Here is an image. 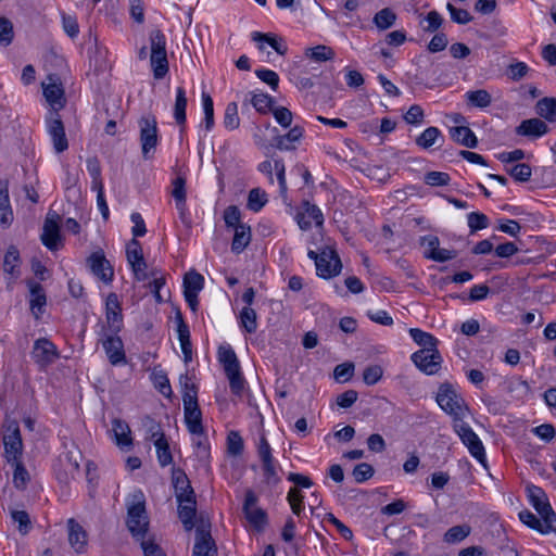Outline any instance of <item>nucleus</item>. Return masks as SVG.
Listing matches in <instances>:
<instances>
[{
    "label": "nucleus",
    "instance_id": "f257e3e1",
    "mask_svg": "<svg viewBox=\"0 0 556 556\" xmlns=\"http://www.w3.org/2000/svg\"><path fill=\"white\" fill-rule=\"evenodd\" d=\"M435 400L441 409L452 417L453 422L465 419L469 414L465 400L450 383H442L439 387Z\"/></svg>",
    "mask_w": 556,
    "mask_h": 556
},
{
    "label": "nucleus",
    "instance_id": "f03ea898",
    "mask_svg": "<svg viewBox=\"0 0 556 556\" xmlns=\"http://www.w3.org/2000/svg\"><path fill=\"white\" fill-rule=\"evenodd\" d=\"M287 500L290 504L292 513L300 519L339 521L338 518H336L321 505H309L308 510H306L301 490L291 488L288 492Z\"/></svg>",
    "mask_w": 556,
    "mask_h": 556
},
{
    "label": "nucleus",
    "instance_id": "7ed1b4c3",
    "mask_svg": "<svg viewBox=\"0 0 556 556\" xmlns=\"http://www.w3.org/2000/svg\"><path fill=\"white\" fill-rule=\"evenodd\" d=\"M80 460L81 453L76 446L65 447V451L59 455L53 465L58 480L62 483H67L71 479H74L79 473Z\"/></svg>",
    "mask_w": 556,
    "mask_h": 556
},
{
    "label": "nucleus",
    "instance_id": "20e7f679",
    "mask_svg": "<svg viewBox=\"0 0 556 556\" xmlns=\"http://www.w3.org/2000/svg\"><path fill=\"white\" fill-rule=\"evenodd\" d=\"M140 130L141 152L144 160H150L154 155L159 143V129L156 117L149 113L142 115L138 121Z\"/></svg>",
    "mask_w": 556,
    "mask_h": 556
},
{
    "label": "nucleus",
    "instance_id": "39448f33",
    "mask_svg": "<svg viewBox=\"0 0 556 556\" xmlns=\"http://www.w3.org/2000/svg\"><path fill=\"white\" fill-rule=\"evenodd\" d=\"M453 430L457 433L463 444L468 448L471 456L475 457L484 468H488L486 455L482 441L465 419H459V421L453 422Z\"/></svg>",
    "mask_w": 556,
    "mask_h": 556
},
{
    "label": "nucleus",
    "instance_id": "423d86ee",
    "mask_svg": "<svg viewBox=\"0 0 556 556\" xmlns=\"http://www.w3.org/2000/svg\"><path fill=\"white\" fill-rule=\"evenodd\" d=\"M2 441L4 445V457L9 463L20 459L23 451L18 422L7 418L3 424Z\"/></svg>",
    "mask_w": 556,
    "mask_h": 556
},
{
    "label": "nucleus",
    "instance_id": "0eeeda50",
    "mask_svg": "<svg viewBox=\"0 0 556 556\" xmlns=\"http://www.w3.org/2000/svg\"><path fill=\"white\" fill-rule=\"evenodd\" d=\"M46 130L51 139L53 150L62 153L68 149V140L61 115L56 110H49L45 118Z\"/></svg>",
    "mask_w": 556,
    "mask_h": 556
},
{
    "label": "nucleus",
    "instance_id": "6e6552de",
    "mask_svg": "<svg viewBox=\"0 0 556 556\" xmlns=\"http://www.w3.org/2000/svg\"><path fill=\"white\" fill-rule=\"evenodd\" d=\"M150 523H127L132 538L139 542L144 556H166L155 541V534L149 530Z\"/></svg>",
    "mask_w": 556,
    "mask_h": 556
},
{
    "label": "nucleus",
    "instance_id": "1a4fd4ad",
    "mask_svg": "<svg viewBox=\"0 0 556 556\" xmlns=\"http://www.w3.org/2000/svg\"><path fill=\"white\" fill-rule=\"evenodd\" d=\"M414 365L426 375H435L441 369L442 356L438 349H420L410 356Z\"/></svg>",
    "mask_w": 556,
    "mask_h": 556
},
{
    "label": "nucleus",
    "instance_id": "9d476101",
    "mask_svg": "<svg viewBox=\"0 0 556 556\" xmlns=\"http://www.w3.org/2000/svg\"><path fill=\"white\" fill-rule=\"evenodd\" d=\"M100 341L109 358V362L113 366L126 363L124 343L122 339L118 337V332H110L105 330V327H103Z\"/></svg>",
    "mask_w": 556,
    "mask_h": 556
},
{
    "label": "nucleus",
    "instance_id": "9b49d317",
    "mask_svg": "<svg viewBox=\"0 0 556 556\" xmlns=\"http://www.w3.org/2000/svg\"><path fill=\"white\" fill-rule=\"evenodd\" d=\"M185 422L191 434H203L202 413L198 405L195 393H186L184 396Z\"/></svg>",
    "mask_w": 556,
    "mask_h": 556
},
{
    "label": "nucleus",
    "instance_id": "f8f14e48",
    "mask_svg": "<svg viewBox=\"0 0 556 556\" xmlns=\"http://www.w3.org/2000/svg\"><path fill=\"white\" fill-rule=\"evenodd\" d=\"M194 531L192 556H217V547L211 534V523H199Z\"/></svg>",
    "mask_w": 556,
    "mask_h": 556
},
{
    "label": "nucleus",
    "instance_id": "ddd939ff",
    "mask_svg": "<svg viewBox=\"0 0 556 556\" xmlns=\"http://www.w3.org/2000/svg\"><path fill=\"white\" fill-rule=\"evenodd\" d=\"M31 357L40 369H45L59 358V352L50 340L40 338L34 343Z\"/></svg>",
    "mask_w": 556,
    "mask_h": 556
},
{
    "label": "nucleus",
    "instance_id": "4468645a",
    "mask_svg": "<svg viewBox=\"0 0 556 556\" xmlns=\"http://www.w3.org/2000/svg\"><path fill=\"white\" fill-rule=\"evenodd\" d=\"M87 265L91 273L105 285L113 281L114 269L106 260L102 250L96 251L87 258Z\"/></svg>",
    "mask_w": 556,
    "mask_h": 556
},
{
    "label": "nucleus",
    "instance_id": "2eb2a0df",
    "mask_svg": "<svg viewBox=\"0 0 556 556\" xmlns=\"http://www.w3.org/2000/svg\"><path fill=\"white\" fill-rule=\"evenodd\" d=\"M527 492L530 504L541 516L542 521H556V515L552 509L544 491L539 486L529 485L527 486Z\"/></svg>",
    "mask_w": 556,
    "mask_h": 556
},
{
    "label": "nucleus",
    "instance_id": "dca6fc26",
    "mask_svg": "<svg viewBox=\"0 0 556 556\" xmlns=\"http://www.w3.org/2000/svg\"><path fill=\"white\" fill-rule=\"evenodd\" d=\"M105 318L110 332H119L123 327L122 307L115 293H110L105 302Z\"/></svg>",
    "mask_w": 556,
    "mask_h": 556
},
{
    "label": "nucleus",
    "instance_id": "f3484780",
    "mask_svg": "<svg viewBox=\"0 0 556 556\" xmlns=\"http://www.w3.org/2000/svg\"><path fill=\"white\" fill-rule=\"evenodd\" d=\"M59 218L58 214H48L45 224L43 230L41 233V241L46 248L50 251H55L59 248L60 241V227H59Z\"/></svg>",
    "mask_w": 556,
    "mask_h": 556
},
{
    "label": "nucleus",
    "instance_id": "a211bd4d",
    "mask_svg": "<svg viewBox=\"0 0 556 556\" xmlns=\"http://www.w3.org/2000/svg\"><path fill=\"white\" fill-rule=\"evenodd\" d=\"M9 185L8 179H0V226L3 229L9 228L14 220Z\"/></svg>",
    "mask_w": 556,
    "mask_h": 556
},
{
    "label": "nucleus",
    "instance_id": "6ab92c4d",
    "mask_svg": "<svg viewBox=\"0 0 556 556\" xmlns=\"http://www.w3.org/2000/svg\"><path fill=\"white\" fill-rule=\"evenodd\" d=\"M296 222L302 230H307L313 223H315L316 226H321L324 216L317 205L305 202L303 211L296 214Z\"/></svg>",
    "mask_w": 556,
    "mask_h": 556
},
{
    "label": "nucleus",
    "instance_id": "aec40b11",
    "mask_svg": "<svg viewBox=\"0 0 556 556\" xmlns=\"http://www.w3.org/2000/svg\"><path fill=\"white\" fill-rule=\"evenodd\" d=\"M177 324V336L180 343L181 352L184 354L185 363L192 361V344L190 340L189 326L185 323L182 314L178 311L175 316Z\"/></svg>",
    "mask_w": 556,
    "mask_h": 556
},
{
    "label": "nucleus",
    "instance_id": "412c9836",
    "mask_svg": "<svg viewBox=\"0 0 556 556\" xmlns=\"http://www.w3.org/2000/svg\"><path fill=\"white\" fill-rule=\"evenodd\" d=\"M127 515L130 521L146 518V496L141 490L134 491L126 500Z\"/></svg>",
    "mask_w": 556,
    "mask_h": 556
},
{
    "label": "nucleus",
    "instance_id": "4be33fe9",
    "mask_svg": "<svg viewBox=\"0 0 556 556\" xmlns=\"http://www.w3.org/2000/svg\"><path fill=\"white\" fill-rule=\"evenodd\" d=\"M30 293V311L34 314L35 318L38 319L40 315L43 313V308L47 304V296L43 290V287L34 280H29L27 282Z\"/></svg>",
    "mask_w": 556,
    "mask_h": 556
},
{
    "label": "nucleus",
    "instance_id": "5701e85b",
    "mask_svg": "<svg viewBox=\"0 0 556 556\" xmlns=\"http://www.w3.org/2000/svg\"><path fill=\"white\" fill-rule=\"evenodd\" d=\"M243 511L247 521H265L266 513L258 506V498L252 490H248L243 501Z\"/></svg>",
    "mask_w": 556,
    "mask_h": 556
},
{
    "label": "nucleus",
    "instance_id": "b1692460",
    "mask_svg": "<svg viewBox=\"0 0 556 556\" xmlns=\"http://www.w3.org/2000/svg\"><path fill=\"white\" fill-rule=\"evenodd\" d=\"M548 131L546 123L540 118H529L520 123L516 132L529 138H540Z\"/></svg>",
    "mask_w": 556,
    "mask_h": 556
},
{
    "label": "nucleus",
    "instance_id": "393cba45",
    "mask_svg": "<svg viewBox=\"0 0 556 556\" xmlns=\"http://www.w3.org/2000/svg\"><path fill=\"white\" fill-rule=\"evenodd\" d=\"M251 39L257 43V48L262 51L264 50V43L269 45L280 55H285L288 51L287 46L282 43V39L271 33L253 31Z\"/></svg>",
    "mask_w": 556,
    "mask_h": 556
},
{
    "label": "nucleus",
    "instance_id": "a878e982",
    "mask_svg": "<svg viewBox=\"0 0 556 556\" xmlns=\"http://www.w3.org/2000/svg\"><path fill=\"white\" fill-rule=\"evenodd\" d=\"M303 135V127L295 125L286 135H280L275 138V147L280 151L295 150V143L301 141Z\"/></svg>",
    "mask_w": 556,
    "mask_h": 556
},
{
    "label": "nucleus",
    "instance_id": "bb28decb",
    "mask_svg": "<svg viewBox=\"0 0 556 556\" xmlns=\"http://www.w3.org/2000/svg\"><path fill=\"white\" fill-rule=\"evenodd\" d=\"M172 479L176 498L195 495L190 481L182 469L173 468Z\"/></svg>",
    "mask_w": 556,
    "mask_h": 556
},
{
    "label": "nucleus",
    "instance_id": "cd10ccee",
    "mask_svg": "<svg viewBox=\"0 0 556 556\" xmlns=\"http://www.w3.org/2000/svg\"><path fill=\"white\" fill-rule=\"evenodd\" d=\"M451 138L458 144L473 149L478 146L475 132L467 126L460 125L450 128Z\"/></svg>",
    "mask_w": 556,
    "mask_h": 556
},
{
    "label": "nucleus",
    "instance_id": "c85d7f7f",
    "mask_svg": "<svg viewBox=\"0 0 556 556\" xmlns=\"http://www.w3.org/2000/svg\"><path fill=\"white\" fill-rule=\"evenodd\" d=\"M68 542L76 553L86 551L88 534L81 523H68Z\"/></svg>",
    "mask_w": 556,
    "mask_h": 556
},
{
    "label": "nucleus",
    "instance_id": "c756f323",
    "mask_svg": "<svg viewBox=\"0 0 556 556\" xmlns=\"http://www.w3.org/2000/svg\"><path fill=\"white\" fill-rule=\"evenodd\" d=\"M383 533L392 543L404 544L409 540L413 531L406 523H388Z\"/></svg>",
    "mask_w": 556,
    "mask_h": 556
},
{
    "label": "nucleus",
    "instance_id": "7c9ffc66",
    "mask_svg": "<svg viewBox=\"0 0 556 556\" xmlns=\"http://www.w3.org/2000/svg\"><path fill=\"white\" fill-rule=\"evenodd\" d=\"M112 427L117 446L121 448H129L132 445V439L128 424L116 418L112 421Z\"/></svg>",
    "mask_w": 556,
    "mask_h": 556
},
{
    "label": "nucleus",
    "instance_id": "2f4dec72",
    "mask_svg": "<svg viewBox=\"0 0 556 556\" xmlns=\"http://www.w3.org/2000/svg\"><path fill=\"white\" fill-rule=\"evenodd\" d=\"M43 96L47 102L51 105L50 110H56L58 112L64 108L65 98L64 90L61 84H49L43 86Z\"/></svg>",
    "mask_w": 556,
    "mask_h": 556
},
{
    "label": "nucleus",
    "instance_id": "473e14b6",
    "mask_svg": "<svg viewBox=\"0 0 556 556\" xmlns=\"http://www.w3.org/2000/svg\"><path fill=\"white\" fill-rule=\"evenodd\" d=\"M307 256L315 262L316 273L320 278L329 279V276L334 273V269L330 271L324 267V262H329V258L332 257V248L325 247L320 253L309 250Z\"/></svg>",
    "mask_w": 556,
    "mask_h": 556
},
{
    "label": "nucleus",
    "instance_id": "72a5a7b5",
    "mask_svg": "<svg viewBox=\"0 0 556 556\" xmlns=\"http://www.w3.org/2000/svg\"><path fill=\"white\" fill-rule=\"evenodd\" d=\"M218 361L223 365L226 375L240 370L238 357L230 345L218 348Z\"/></svg>",
    "mask_w": 556,
    "mask_h": 556
},
{
    "label": "nucleus",
    "instance_id": "f704fd0d",
    "mask_svg": "<svg viewBox=\"0 0 556 556\" xmlns=\"http://www.w3.org/2000/svg\"><path fill=\"white\" fill-rule=\"evenodd\" d=\"M464 98L471 108L485 109L492 103V96L485 89L468 90Z\"/></svg>",
    "mask_w": 556,
    "mask_h": 556
},
{
    "label": "nucleus",
    "instance_id": "c9c22d12",
    "mask_svg": "<svg viewBox=\"0 0 556 556\" xmlns=\"http://www.w3.org/2000/svg\"><path fill=\"white\" fill-rule=\"evenodd\" d=\"M443 142L441 130L438 127L430 126L426 128L417 138L416 144L422 149H429L433 147L438 141ZM442 143L439 144L441 147Z\"/></svg>",
    "mask_w": 556,
    "mask_h": 556
},
{
    "label": "nucleus",
    "instance_id": "e433bc0d",
    "mask_svg": "<svg viewBox=\"0 0 556 556\" xmlns=\"http://www.w3.org/2000/svg\"><path fill=\"white\" fill-rule=\"evenodd\" d=\"M180 521H193L197 511L195 495L176 498Z\"/></svg>",
    "mask_w": 556,
    "mask_h": 556
},
{
    "label": "nucleus",
    "instance_id": "4c0bfd02",
    "mask_svg": "<svg viewBox=\"0 0 556 556\" xmlns=\"http://www.w3.org/2000/svg\"><path fill=\"white\" fill-rule=\"evenodd\" d=\"M251 229L247 225L237 226L235 228V236L231 242V250L235 253H241L250 243Z\"/></svg>",
    "mask_w": 556,
    "mask_h": 556
},
{
    "label": "nucleus",
    "instance_id": "58836bf2",
    "mask_svg": "<svg viewBox=\"0 0 556 556\" xmlns=\"http://www.w3.org/2000/svg\"><path fill=\"white\" fill-rule=\"evenodd\" d=\"M204 287V278L195 270L188 271L184 277V295L199 294Z\"/></svg>",
    "mask_w": 556,
    "mask_h": 556
},
{
    "label": "nucleus",
    "instance_id": "ea45409f",
    "mask_svg": "<svg viewBox=\"0 0 556 556\" xmlns=\"http://www.w3.org/2000/svg\"><path fill=\"white\" fill-rule=\"evenodd\" d=\"M150 65L153 77L157 80L163 79L169 71L167 53L150 54Z\"/></svg>",
    "mask_w": 556,
    "mask_h": 556
},
{
    "label": "nucleus",
    "instance_id": "a19ab883",
    "mask_svg": "<svg viewBox=\"0 0 556 556\" xmlns=\"http://www.w3.org/2000/svg\"><path fill=\"white\" fill-rule=\"evenodd\" d=\"M396 18L397 16L392 9L384 8L374 15L372 23L379 30H387L395 24Z\"/></svg>",
    "mask_w": 556,
    "mask_h": 556
},
{
    "label": "nucleus",
    "instance_id": "79ce46f5",
    "mask_svg": "<svg viewBox=\"0 0 556 556\" xmlns=\"http://www.w3.org/2000/svg\"><path fill=\"white\" fill-rule=\"evenodd\" d=\"M193 445L195 447V455L198 459L203 464L207 465L211 456V446L208 440L203 432V434H193Z\"/></svg>",
    "mask_w": 556,
    "mask_h": 556
},
{
    "label": "nucleus",
    "instance_id": "37998d69",
    "mask_svg": "<svg viewBox=\"0 0 556 556\" xmlns=\"http://www.w3.org/2000/svg\"><path fill=\"white\" fill-rule=\"evenodd\" d=\"M536 113L548 122H556V99L543 98L538 101Z\"/></svg>",
    "mask_w": 556,
    "mask_h": 556
},
{
    "label": "nucleus",
    "instance_id": "c03bdc74",
    "mask_svg": "<svg viewBox=\"0 0 556 556\" xmlns=\"http://www.w3.org/2000/svg\"><path fill=\"white\" fill-rule=\"evenodd\" d=\"M186 108L187 97L186 91L182 87L176 89V99L174 105V117L178 125H185L186 123Z\"/></svg>",
    "mask_w": 556,
    "mask_h": 556
},
{
    "label": "nucleus",
    "instance_id": "a18cd8bd",
    "mask_svg": "<svg viewBox=\"0 0 556 556\" xmlns=\"http://www.w3.org/2000/svg\"><path fill=\"white\" fill-rule=\"evenodd\" d=\"M268 202L267 194L261 188H253L248 195L247 206L252 212H260Z\"/></svg>",
    "mask_w": 556,
    "mask_h": 556
},
{
    "label": "nucleus",
    "instance_id": "49530a36",
    "mask_svg": "<svg viewBox=\"0 0 556 556\" xmlns=\"http://www.w3.org/2000/svg\"><path fill=\"white\" fill-rule=\"evenodd\" d=\"M409 334L412 339L422 349H437L438 340L431 333L419 328H410Z\"/></svg>",
    "mask_w": 556,
    "mask_h": 556
},
{
    "label": "nucleus",
    "instance_id": "de8ad7c7",
    "mask_svg": "<svg viewBox=\"0 0 556 556\" xmlns=\"http://www.w3.org/2000/svg\"><path fill=\"white\" fill-rule=\"evenodd\" d=\"M223 124L228 130H235L240 126L237 102H229L226 105Z\"/></svg>",
    "mask_w": 556,
    "mask_h": 556
},
{
    "label": "nucleus",
    "instance_id": "09e8293b",
    "mask_svg": "<svg viewBox=\"0 0 556 556\" xmlns=\"http://www.w3.org/2000/svg\"><path fill=\"white\" fill-rule=\"evenodd\" d=\"M86 164L87 170L92 179L91 189H100L101 187H103L100 161L98 160V157L92 156L87 159Z\"/></svg>",
    "mask_w": 556,
    "mask_h": 556
},
{
    "label": "nucleus",
    "instance_id": "8fccbe9b",
    "mask_svg": "<svg viewBox=\"0 0 556 556\" xmlns=\"http://www.w3.org/2000/svg\"><path fill=\"white\" fill-rule=\"evenodd\" d=\"M305 55L316 62H325L334 58V52L330 47L319 45L314 48H307Z\"/></svg>",
    "mask_w": 556,
    "mask_h": 556
},
{
    "label": "nucleus",
    "instance_id": "3c124183",
    "mask_svg": "<svg viewBox=\"0 0 556 556\" xmlns=\"http://www.w3.org/2000/svg\"><path fill=\"white\" fill-rule=\"evenodd\" d=\"M256 312L249 306H244L240 312V324L248 333H254L257 329Z\"/></svg>",
    "mask_w": 556,
    "mask_h": 556
},
{
    "label": "nucleus",
    "instance_id": "603ef678",
    "mask_svg": "<svg viewBox=\"0 0 556 556\" xmlns=\"http://www.w3.org/2000/svg\"><path fill=\"white\" fill-rule=\"evenodd\" d=\"M470 531V527L466 523L454 526L444 534V541L450 544L458 543L467 538Z\"/></svg>",
    "mask_w": 556,
    "mask_h": 556
},
{
    "label": "nucleus",
    "instance_id": "864d4df0",
    "mask_svg": "<svg viewBox=\"0 0 556 556\" xmlns=\"http://www.w3.org/2000/svg\"><path fill=\"white\" fill-rule=\"evenodd\" d=\"M274 99L267 93H253L251 104L261 114H266L273 110Z\"/></svg>",
    "mask_w": 556,
    "mask_h": 556
},
{
    "label": "nucleus",
    "instance_id": "5fc2aeb1",
    "mask_svg": "<svg viewBox=\"0 0 556 556\" xmlns=\"http://www.w3.org/2000/svg\"><path fill=\"white\" fill-rule=\"evenodd\" d=\"M150 54L167 53L166 37L160 29H154L149 35Z\"/></svg>",
    "mask_w": 556,
    "mask_h": 556
},
{
    "label": "nucleus",
    "instance_id": "6e6d98bb",
    "mask_svg": "<svg viewBox=\"0 0 556 556\" xmlns=\"http://www.w3.org/2000/svg\"><path fill=\"white\" fill-rule=\"evenodd\" d=\"M157 462L161 467H166L173 463V456L169 448V444L167 439H159V442H155Z\"/></svg>",
    "mask_w": 556,
    "mask_h": 556
},
{
    "label": "nucleus",
    "instance_id": "4d7b16f0",
    "mask_svg": "<svg viewBox=\"0 0 556 556\" xmlns=\"http://www.w3.org/2000/svg\"><path fill=\"white\" fill-rule=\"evenodd\" d=\"M467 223L471 233L489 227V217L480 212H471L467 215Z\"/></svg>",
    "mask_w": 556,
    "mask_h": 556
},
{
    "label": "nucleus",
    "instance_id": "13d9d810",
    "mask_svg": "<svg viewBox=\"0 0 556 556\" xmlns=\"http://www.w3.org/2000/svg\"><path fill=\"white\" fill-rule=\"evenodd\" d=\"M202 105L204 112V127L210 131L214 127V103L212 97L206 92H202Z\"/></svg>",
    "mask_w": 556,
    "mask_h": 556
},
{
    "label": "nucleus",
    "instance_id": "bf43d9fd",
    "mask_svg": "<svg viewBox=\"0 0 556 556\" xmlns=\"http://www.w3.org/2000/svg\"><path fill=\"white\" fill-rule=\"evenodd\" d=\"M152 381L155 389L163 394L165 397L172 396V387L167 375L164 371H154L152 374Z\"/></svg>",
    "mask_w": 556,
    "mask_h": 556
},
{
    "label": "nucleus",
    "instance_id": "052dcab7",
    "mask_svg": "<svg viewBox=\"0 0 556 556\" xmlns=\"http://www.w3.org/2000/svg\"><path fill=\"white\" fill-rule=\"evenodd\" d=\"M244 448L243 439L238 431H230L227 437V450L232 456H239Z\"/></svg>",
    "mask_w": 556,
    "mask_h": 556
},
{
    "label": "nucleus",
    "instance_id": "680f3d73",
    "mask_svg": "<svg viewBox=\"0 0 556 556\" xmlns=\"http://www.w3.org/2000/svg\"><path fill=\"white\" fill-rule=\"evenodd\" d=\"M507 173L516 181L526 182L530 179L532 169L529 164L518 163V164L514 165L513 167H510L509 169H507Z\"/></svg>",
    "mask_w": 556,
    "mask_h": 556
},
{
    "label": "nucleus",
    "instance_id": "e2e57ef3",
    "mask_svg": "<svg viewBox=\"0 0 556 556\" xmlns=\"http://www.w3.org/2000/svg\"><path fill=\"white\" fill-rule=\"evenodd\" d=\"M20 264V252L16 247H9L4 260H3V269L9 274H13L15 267Z\"/></svg>",
    "mask_w": 556,
    "mask_h": 556
},
{
    "label": "nucleus",
    "instance_id": "0e129e2a",
    "mask_svg": "<svg viewBox=\"0 0 556 556\" xmlns=\"http://www.w3.org/2000/svg\"><path fill=\"white\" fill-rule=\"evenodd\" d=\"M62 26L66 35L71 38H76L79 34V25L76 16L68 15L65 12H61Z\"/></svg>",
    "mask_w": 556,
    "mask_h": 556
},
{
    "label": "nucleus",
    "instance_id": "69168bd1",
    "mask_svg": "<svg viewBox=\"0 0 556 556\" xmlns=\"http://www.w3.org/2000/svg\"><path fill=\"white\" fill-rule=\"evenodd\" d=\"M354 374V364L353 363H343L339 364L334 367L333 377L340 382H348Z\"/></svg>",
    "mask_w": 556,
    "mask_h": 556
},
{
    "label": "nucleus",
    "instance_id": "338daca9",
    "mask_svg": "<svg viewBox=\"0 0 556 556\" xmlns=\"http://www.w3.org/2000/svg\"><path fill=\"white\" fill-rule=\"evenodd\" d=\"M374 472L375 470L371 465L361 463L354 467L352 475L356 482L362 483L370 479L374 476Z\"/></svg>",
    "mask_w": 556,
    "mask_h": 556
},
{
    "label": "nucleus",
    "instance_id": "774afa93",
    "mask_svg": "<svg viewBox=\"0 0 556 556\" xmlns=\"http://www.w3.org/2000/svg\"><path fill=\"white\" fill-rule=\"evenodd\" d=\"M446 9L451 14V20L454 23L465 25V24H468L472 20V16L470 15V13L465 9H458V8L454 7L452 3H447Z\"/></svg>",
    "mask_w": 556,
    "mask_h": 556
}]
</instances>
